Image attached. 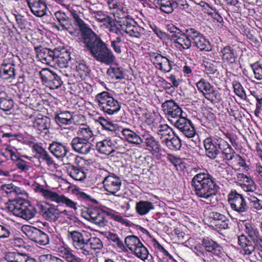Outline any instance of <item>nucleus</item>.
<instances>
[{"label": "nucleus", "instance_id": "ddd939ff", "mask_svg": "<svg viewBox=\"0 0 262 262\" xmlns=\"http://www.w3.org/2000/svg\"><path fill=\"white\" fill-rule=\"evenodd\" d=\"M162 107L168 119L173 124L176 120L183 117L182 108L172 100L165 101L162 103Z\"/></svg>", "mask_w": 262, "mask_h": 262}, {"label": "nucleus", "instance_id": "f704fd0d", "mask_svg": "<svg viewBox=\"0 0 262 262\" xmlns=\"http://www.w3.org/2000/svg\"><path fill=\"white\" fill-rule=\"evenodd\" d=\"M154 208V204L148 201H140L137 202L136 204V211L140 215H144L147 214Z\"/></svg>", "mask_w": 262, "mask_h": 262}, {"label": "nucleus", "instance_id": "603ef678", "mask_svg": "<svg viewBox=\"0 0 262 262\" xmlns=\"http://www.w3.org/2000/svg\"><path fill=\"white\" fill-rule=\"evenodd\" d=\"M184 30L188 37V39H189V41L191 42V45H193L203 35L198 30L193 28H188Z\"/></svg>", "mask_w": 262, "mask_h": 262}, {"label": "nucleus", "instance_id": "bb28decb", "mask_svg": "<svg viewBox=\"0 0 262 262\" xmlns=\"http://www.w3.org/2000/svg\"><path fill=\"white\" fill-rule=\"evenodd\" d=\"M142 143H145L146 149L152 155L159 154L161 151V145L159 142L150 134L144 133L142 135Z\"/></svg>", "mask_w": 262, "mask_h": 262}, {"label": "nucleus", "instance_id": "680f3d73", "mask_svg": "<svg viewBox=\"0 0 262 262\" xmlns=\"http://www.w3.org/2000/svg\"><path fill=\"white\" fill-rule=\"evenodd\" d=\"M229 220L224 215L223 217L215 222L213 225L220 229H227L229 228Z\"/></svg>", "mask_w": 262, "mask_h": 262}, {"label": "nucleus", "instance_id": "2eb2a0df", "mask_svg": "<svg viewBox=\"0 0 262 262\" xmlns=\"http://www.w3.org/2000/svg\"><path fill=\"white\" fill-rule=\"evenodd\" d=\"M39 74L42 81L51 89H58L62 83L60 77L48 69H43Z\"/></svg>", "mask_w": 262, "mask_h": 262}, {"label": "nucleus", "instance_id": "338daca9", "mask_svg": "<svg viewBox=\"0 0 262 262\" xmlns=\"http://www.w3.org/2000/svg\"><path fill=\"white\" fill-rule=\"evenodd\" d=\"M11 234L9 226L0 225V238H7Z\"/></svg>", "mask_w": 262, "mask_h": 262}, {"label": "nucleus", "instance_id": "e2e57ef3", "mask_svg": "<svg viewBox=\"0 0 262 262\" xmlns=\"http://www.w3.org/2000/svg\"><path fill=\"white\" fill-rule=\"evenodd\" d=\"M250 66L254 73L255 78L257 80L262 79V67L256 62L251 64Z\"/></svg>", "mask_w": 262, "mask_h": 262}, {"label": "nucleus", "instance_id": "0eeeda50", "mask_svg": "<svg viewBox=\"0 0 262 262\" xmlns=\"http://www.w3.org/2000/svg\"><path fill=\"white\" fill-rule=\"evenodd\" d=\"M8 210L14 215L29 220L36 214V209L30 203L23 199L12 201L8 206Z\"/></svg>", "mask_w": 262, "mask_h": 262}, {"label": "nucleus", "instance_id": "f03ea898", "mask_svg": "<svg viewBox=\"0 0 262 262\" xmlns=\"http://www.w3.org/2000/svg\"><path fill=\"white\" fill-rule=\"evenodd\" d=\"M191 186L195 194L205 199L207 204H213L212 199L217 193L219 186L215 179L207 172H200L191 179Z\"/></svg>", "mask_w": 262, "mask_h": 262}, {"label": "nucleus", "instance_id": "49530a36", "mask_svg": "<svg viewBox=\"0 0 262 262\" xmlns=\"http://www.w3.org/2000/svg\"><path fill=\"white\" fill-rule=\"evenodd\" d=\"M120 107L121 106L118 101L112 98V100L108 102L102 111L108 115H113L117 113L120 110Z\"/></svg>", "mask_w": 262, "mask_h": 262}, {"label": "nucleus", "instance_id": "09e8293b", "mask_svg": "<svg viewBox=\"0 0 262 262\" xmlns=\"http://www.w3.org/2000/svg\"><path fill=\"white\" fill-rule=\"evenodd\" d=\"M107 75L116 79H122L124 78V72L122 68L118 67H110L106 71Z\"/></svg>", "mask_w": 262, "mask_h": 262}, {"label": "nucleus", "instance_id": "13d9d810", "mask_svg": "<svg viewBox=\"0 0 262 262\" xmlns=\"http://www.w3.org/2000/svg\"><path fill=\"white\" fill-rule=\"evenodd\" d=\"M250 206L254 209L259 210L262 209V201L254 195L248 198Z\"/></svg>", "mask_w": 262, "mask_h": 262}, {"label": "nucleus", "instance_id": "72a5a7b5", "mask_svg": "<svg viewBox=\"0 0 262 262\" xmlns=\"http://www.w3.org/2000/svg\"><path fill=\"white\" fill-rule=\"evenodd\" d=\"M56 54L54 60V66L56 64L60 68L68 67V62L70 59V54L66 51L60 52L57 50Z\"/></svg>", "mask_w": 262, "mask_h": 262}, {"label": "nucleus", "instance_id": "a19ab883", "mask_svg": "<svg viewBox=\"0 0 262 262\" xmlns=\"http://www.w3.org/2000/svg\"><path fill=\"white\" fill-rule=\"evenodd\" d=\"M157 133L160 137L162 143L174 134L172 129L167 124H161L157 129Z\"/></svg>", "mask_w": 262, "mask_h": 262}, {"label": "nucleus", "instance_id": "58836bf2", "mask_svg": "<svg viewBox=\"0 0 262 262\" xmlns=\"http://www.w3.org/2000/svg\"><path fill=\"white\" fill-rule=\"evenodd\" d=\"M1 190L5 192L9 196H14L17 194H22L24 190L17 187L12 183L2 185Z\"/></svg>", "mask_w": 262, "mask_h": 262}, {"label": "nucleus", "instance_id": "69168bd1", "mask_svg": "<svg viewBox=\"0 0 262 262\" xmlns=\"http://www.w3.org/2000/svg\"><path fill=\"white\" fill-rule=\"evenodd\" d=\"M41 260L46 262H64L62 259L52 254H46L41 256Z\"/></svg>", "mask_w": 262, "mask_h": 262}, {"label": "nucleus", "instance_id": "ea45409f", "mask_svg": "<svg viewBox=\"0 0 262 262\" xmlns=\"http://www.w3.org/2000/svg\"><path fill=\"white\" fill-rule=\"evenodd\" d=\"M12 98L4 92L0 93V109L4 111H8L13 106Z\"/></svg>", "mask_w": 262, "mask_h": 262}, {"label": "nucleus", "instance_id": "7c9ffc66", "mask_svg": "<svg viewBox=\"0 0 262 262\" xmlns=\"http://www.w3.org/2000/svg\"><path fill=\"white\" fill-rule=\"evenodd\" d=\"M57 251L60 256L67 262H84L83 259L73 254L72 250L69 247L60 246L58 247Z\"/></svg>", "mask_w": 262, "mask_h": 262}, {"label": "nucleus", "instance_id": "cd10ccee", "mask_svg": "<svg viewBox=\"0 0 262 262\" xmlns=\"http://www.w3.org/2000/svg\"><path fill=\"white\" fill-rule=\"evenodd\" d=\"M222 59L224 63L229 66L236 63L238 54L235 49L231 46H227L221 50Z\"/></svg>", "mask_w": 262, "mask_h": 262}, {"label": "nucleus", "instance_id": "f8f14e48", "mask_svg": "<svg viewBox=\"0 0 262 262\" xmlns=\"http://www.w3.org/2000/svg\"><path fill=\"white\" fill-rule=\"evenodd\" d=\"M223 139L218 136H211L204 140L206 155L210 159H215L220 153Z\"/></svg>", "mask_w": 262, "mask_h": 262}, {"label": "nucleus", "instance_id": "4d7b16f0", "mask_svg": "<svg viewBox=\"0 0 262 262\" xmlns=\"http://www.w3.org/2000/svg\"><path fill=\"white\" fill-rule=\"evenodd\" d=\"M232 85L234 89V92L235 93L236 95L241 99H245L246 97V93L240 82L237 81H234L232 82Z\"/></svg>", "mask_w": 262, "mask_h": 262}, {"label": "nucleus", "instance_id": "0e129e2a", "mask_svg": "<svg viewBox=\"0 0 262 262\" xmlns=\"http://www.w3.org/2000/svg\"><path fill=\"white\" fill-rule=\"evenodd\" d=\"M59 203H62L65 204L67 207L71 209H73L75 210H77V203L70 199L69 198L62 195L60 200H59Z\"/></svg>", "mask_w": 262, "mask_h": 262}, {"label": "nucleus", "instance_id": "5fc2aeb1", "mask_svg": "<svg viewBox=\"0 0 262 262\" xmlns=\"http://www.w3.org/2000/svg\"><path fill=\"white\" fill-rule=\"evenodd\" d=\"M91 14L96 19L101 23H109L111 18L102 11H93Z\"/></svg>", "mask_w": 262, "mask_h": 262}, {"label": "nucleus", "instance_id": "7ed1b4c3", "mask_svg": "<svg viewBox=\"0 0 262 262\" xmlns=\"http://www.w3.org/2000/svg\"><path fill=\"white\" fill-rule=\"evenodd\" d=\"M67 237L73 247L85 256L92 253L93 250H100L103 247L100 238L85 230H69Z\"/></svg>", "mask_w": 262, "mask_h": 262}, {"label": "nucleus", "instance_id": "c85d7f7f", "mask_svg": "<svg viewBox=\"0 0 262 262\" xmlns=\"http://www.w3.org/2000/svg\"><path fill=\"white\" fill-rule=\"evenodd\" d=\"M48 149L55 157L58 159L64 157L69 151V147L67 143H62L57 141H53L50 144Z\"/></svg>", "mask_w": 262, "mask_h": 262}, {"label": "nucleus", "instance_id": "aec40b11", "mask_svg": "<svg viewBox=\"0 0 262 262\" xmlns=\"http://www.w3.org/2000/svg\"><path fill=\"white\" fill-rule=\"evenodd\" d=\"M51 120L46 116L39 115L33 121V127L38 134L45 133L48 135L50 133Z\"/></svg>", "mask_w": 262, "mask_h": 262}, {"label": "nucleus", "instance_id": "a878e982", "mask_svg": "<svg viewBox=\"0 0 262 262\" xmlns=\"http://www.w3.org/2000/svg\"><path fill=\"white\" fill-rule=\"evenodd\" d=\"M32 13L37 17L46 15L47 6L45 0H26Z\"/></svg>", "mask_w": 262, "mask_h": 262}, {"label": "nucleus", "instance_id": "b1692460", "mask_svg": "<svg viewBox=\"0 0 262 262\" xmlns=\"http://www.w3.org/2000/svg\"><path fill=\"white\" fill-rule=\"evenodd\" d=\"M86 219L100 227L105 226L107 223L105 214L97 208H91L88 210Z\"/></svg>", "mask_w": 262, "mask_h": 262}, {"label": "nucleus", "instance_id": "2f4dec72", "mask_svg": "<svg viewBox=\"0 0 262 262\" xmlns=\"http://www.w3.org/2000/svg\"><path fill=\"white\" fill-rule=\"evenodd\" d=\"M54 119L59 126L71 125L74 120L72 113L69 111L60 112L55 115Z\"/></svg>", "mask_w": 262, "mask_h": 262}, {"label": "nucleus", "instance_id": "a211bd4d", "mask_svg": "<svg viewBox=\"0 0 262 262\" xmlns=\"http://www.w3.org/2000/svg\"><path fill=\"white\" fill-rule=\"evenodd\" d=\"M54 16L58 21L59 25L54 24L53 27L58 31H67L72 34L73 32L71 31L72 26V20L66 13L59 11L54 13Z\"/></svg>", "mask_w": 262, "mask_h": 262}, {"label": "nucleus", "instance_id": "9d476101", "mask_svg": "<svg viewBox=\"0 0 262 262\" xmlns=\"http://www.w3.org/2000/svg\"><path fill=\"white\" fill-rule=\"evenodd\" d=\"M196 86L204 97L212 103H217L222 100L221 94L205 79L201 78L196 82Z\"/></svg>", "mask_w": 262, "mask_h": 262}, {"label": "nucleus", "instance_id": "393cba45", "mask_svg": "<svg viewBox=\"0 0 262 262\" xmlns=\"http://www.w3.org/2000/svg\"><path fill=\"white\" fill-rule=\"evenodd\" d=\"M38 208L43 217L49 221L55 222L60 217V210L57 206L39 205Z\"/></svg>", "mask_w": 262, "mask_h": 262}, {"label": "nucleus", "instance_id": "a18cd8bd", "mask_svg": "<svg viewBox=\"0 0 262 262\" xmlns=\"http://www.w3.org/2000/svg\"><path fill=\"white\" fill-rule=\"evenodd\" d=\"M37 190L46 199L59 203L62 195H59L56 192L44 189L40 186L37 187Z\"/></svg>", "mask_w": 262, "mask_h": 262}, {"label": "nucleus", "instance_id": "8fccbe9b", "mask_svg": "<svg viewBox=\"0 0 262 262\" xmlns=\"http://www.w3.org/2000/svg\"><path fill=\"white\" fill-rule=\"evenodd\" d=\"M124 243L126 247L132 252L142 242L137 236L131 235L125 237Z\"/></svg>", "mask_w": 262, "mask_h": 262}, {"label": "nucleus", "instance_id": "c9c22d12", "mask_svg": "<svg viewBox=\"0 0 262 262\" xmlns=\"http://www.w3.org/2000/svg\"><path fill=\"white\" fill-rule=\"evenodd\" d=\"M173 43L174 47L180 51L188 50L191 47V42L189 41V39H188L184 30V34L176 41H174Z\"/></svg>", "mask_w": 262, "mask_h": 262}, {"label": "nucleus", "instance_id": "6e6d98bb", "mask_svg": "<svg viewBox=\"0 0 262 262\" xmlns=\"http://www.w3.org/2000/svg\"><path fill=\"white\" fill-rule=\"evenodd\" d=\"M99 120L100 124L102 126L104 129L110 132L112 134L116 133V132L117 131L116 126L106 121L105 119L100 117Z\"/></svg>", "mask_w": 262, "mask_h": 262}, {"label": "nucleus", "instance_id": "864d4df0", "mask_svg": "<svg viewBox=\"0 0 262 262\" xmlns=\"http://www.w3.org/2000/svg\"><path fill=\"white\" fill-rule=\"evenodd\" d=\"M124 43V38L122 36H117L115 39L111 41V47L114 52L117 54H121L122 50L121 45Z\"/></svg>", "mask_w": 262, "mask_h": 262}, {"label": "nucleus", "instance_id": "79ce46f5", "mask_svg": "<svg viewBox=\"0 0 262 262\" xmlns=\"http://www.w3.org/2000/svg\"><path fill=\"white\" fill-rule=\"evenodd\" d=\"M171 150H179L181 147L182 144L180 139L174 134L162 143Z\"/></svg>", "mask_w": 262, "mask_h": 262}, {"label": "nucleus", "instance_id": "3c124183", "mask_svg": "<svg viewBox=\"0 0 262 262\" xmlns=\"http://www.w3.org/2000/svg\"><path fill=\"white\" fill-rule=\"evenodd\" d=\"M139 258L145 260L148 256V251L147 248L141 243L132 251Z\"/></svg>", "mask_w": 262, "mask_h": 262}, {"label": "nucleus", "instance_id": "37998d69", "mask_svg": "<svg viewBox=\"0 0 262 262\" xmlns=\"http://www.w3.org/2000/svg\"><path fill=\"white\" fill-rule=\"evenodd\" d=\"M112 97L110 93L106 91H103L98 94L95 97V101L98 103V106L101 110L105 106L108 101L112 100Z\"/></svg>", "mask_w": 262, "mask_h": 262}, {"label": "nucleus", "instance_id": "f3484780", "mask_svg": "<svg viewBox=\"0 0 262 262\" xmlns=\"http://www.w3.org/2000/svg\"><path fill=\"white\" fill-rule=\"evenodd\" d=\"M15 63L11 58L5 59L0 67V77L12 81L15 77Z\"/></svg>", "mask_w": 262, "mask_h": 262}, {"label": "nucleus", "instance_id": "4468645a", "mask_svg": "<svg viewBox=\"0 0 262 262\" xmlns=\"http://www.w3.org/2000/svg\"><path fill=\"white\" fill-rule=\"evenodd\" d=\"M149 57L151 62L156 69L165 73L170 72L172 70L173 62L170 60L166 56L152 52L149 54Z\"/></svg>", "mask_w": 262, "mask_h": 262}, {"label": "nucleus", "instance_id": "6e6552de", "mask_svg": "<svg viewBox=\"0 0 262 262\" xmlns=\"http://www.w3.org/2000/svg\"><path fill=\"white\" fill-rule=\"evenodd\" d=\"M227 201L231 209L245 220L249 213L250 207L244 195L235 190H231L227 195Z\"/></svg>", "mask_w": 262, "mask_h": 262}, {"label": "nucleus", "instance_id": "39448f33", "mask_svg": "<svg viewBox=\"0 0 262 262\" xmlns=\"http://www.w3.org/2000/svg\"><path fill=\"white\" fill-rule=\"evenodd\" d=\"M201 243L196 245L194 249L196 255L201 257L203 262H209L207 259L208 253L218 258H222L224 256L223 247L216 242L208 236H205L201 239Z\"/></svg>", "mask_w": 262, "mask_h": 262}, {"label": "nucleus", "instance_id": "4be33fe9", "mask_svg": "<svg viewBox=\"0 0 262 262\" xmlns=\"http://www.w3.org/2000/svg\"><path fill=\"white\" fill-rule=\"evenodd\" d=\"M103 184L106 191L115 195L120 190L122 182L119 177L113 173L105 177Z\"/></svg>", "mask_w": 262, "mask_h": 262}, {"label": "nucleus", "instance_id": "423d86ee", "mask_svg": "<svg viewBox=\"0 0 262 262\" xmlns=\"http://www.w3.org/2000/svg\"><path fill=\"white\" fill-rule=\"evenodd\" d=\"M245 232L251 239L255 245L252 244L251 241L249 240L246 236L244 234L241 235L238 237V244L242 247L245 254H251L255 250V246L260 245L261 247L260 243L262 242L261 239L259 235V232L255 229L250 223H246L245 224Z\"/></svg>", "mask_w": 262, "mask_h": 262}, {"label": "nucleus", "instance_id": "9b49d317", "mask_svg": "<svg viewBox=\"0 0 262 262\" xmlns=\"http://www.w3.org/2000/svg\"><path fill=\"white\" fill-rule=\"evenodd\" d=\"M23 232L31 241L40 245L45 246L49 243L48 235L32 226L24 225L21 227Z\"/></svg>", "mask_w": 262, "mask_h": 262}, {"label": "nucleus", "instance_id": "bf43d9fd", "mask_svg": "<svg viewBox=\"0 0 262 262\" xmlns=\"http://www.w3.org/2000/svg\"><path fill=\"white\" fill-rule=\"evenodd\" d=\"M76 69L82 79L85 78L89 71L88 67L84 63H78L76 67Z\"/></svg>", "mask_w": 262, "mask_h": 262}, {"label": "nucleus", "instance_id": "e433bc0d", "mask_svg": "<svg viewBox=\"0 0 262 262\" xmlns=\"http://www.w3.org/2000/svg\"><path fill=\"white\" fill-rule=\"evenodd\" d=\"M122 134L125 140L131 143L136 145L142 143V137H140L136 133L129 129H123L122 130Z\"/></svg>", "mask_w": 262, "mask_h": 262}, {"label": "nucleus", "instance_id": "1a4fd4ad", "mask_svg": "<svg viewBox=\"0 0 262 262\" xmlns=\"http://www.w3.org/2000/svg\"><path fill=\"white\" fill-rule=\"evenodd\" d=\"M96 147L99 153L106 155L111 154L116 150H119L120 152H124L126 151L122 139L115 137H107L97 142Z\"/></svg>", "mask_w": 262, "mask_h": 262}, {"label": "nucleus", "instance_id": "774afa93", "mask_svg": "<svg viewBox=\"0 0 262 262\" xmlns=\"http://www.w3.org/2000/svg\"><path fill=\"white\" fill-rule=\"evenodd\" d=\"M234 171L233 169L229 167H225L222 171V174L223 178L230 180L232 178Z\"/></svg>", "mask_w": 262, "mask_h": 262}, {"label": "nucleus", "instance_id": "473e14b6", "mask_svg": "<svg viewBox=\"0 0 262 262\" xmlns=\"http://www.w3.org/2000/svg\"><path fill=\"white\" fill-rule=\"evenodd\" d=\"M150 3L167 14L171 13L174 10L173 0H152Z\"/></svg>", "mask_w": 262, "mask_h": 262}, {"label": "nucleus", "instance_id": "20e7f679", "mask_svg": "<svg viewBox=\"0 0 262 262\" xmlns=\"http://www.w3.org/2000/svg\"><path fill=\"white\" fill-rule=\"evenodd\" d=\"M77 136L73 138L71 145L72 149L81 155H88L93 149V144L90 140L93 136V132L86 125H82L77 132Z\"/></svg>", "mask_w": 262, "mask_h": 262}, {"label": "nucleus", "instance_id": "f257e3e1", "mask_svg": "<svg viewBox=\"0 0 262 262\" xmlns=\"http://www.w3.org/2000/svg\"><path fill=\"white\" fill-rule=\"evenodd\" d=\"M72 14L81 32L84 50L96 61L107 66L112 64L116 60V57L107 45L84 23L76 12Z\"/></svg>", "mask_w": 262, "mask_h": 262}, {"label": "nucleus", "instance_id": "dca6fc26", "mask_svg": "<svg viewBox=\"0 0 262 262\" xmlns=\"http://www.w3.org/2000/svg\"><path fill=\"white\" fill-rule=\"evenodd\" d=\"M123 21L122 24L120 25L121 30L130 37L139 38L144 34V29L136 25L134 20L125 19Z\"/></svg>", "mask_w": 262, "mask_h": 262}, {"label": "nucleus", "instance_id": "5701e85b", "mask_svg": "<svg viewBox=\"0 0 262 262\" xmlns=\"http://www.w3.org/2000/svg\"><path fill=\"white\" fill-rule=\"evenodd\" d=\"M89 169L88 166L71 165L67 169L68 174L74 180L82 181L86 178Z\"/></svg>", "mask_w": 262, "mask_h": 262}, {"label": "nucleus", "instance_id": "6ab92c4d", "mask_svg": "<svg viewBox=\"0 0 262 262\" xmlns=\"http://www.w3.org/2000/svg\"><path fill=\"white\" fill-rule=\"evenodd\" d=\"M174 124L187 138H192L196 134L194 127L191 121L185 117H182L176 120L174 122Z\"/></svg>", "mask_w": 262, "mask_h": 262}, {"label": "nucleus", "instance_id": "4c0bfd02", "mask_svg": "<svg viewBox=\"0 0 262 262\" xmlns=\"http://www.w3.org/2000/svg\"><path fill=\"white\" fill-rule=\"evenodd\" d=\"M222 145L221 146L220 152H222L225 159L227 160H232L234 159L237 155L227 141L223 139L222 142Z\"/></svg>", "mask_w": 262, "mask_h": 262}, {"label": "nucleus", "instance_id": "412c9836", "mask_svg": "<svg viewBox=\"0 0 262 262\" xmlns=\"http://www.w3.org/2000/svg\"><path fill=\"white\" fill-rule=\"evenodd\" d=\"M37 56L41 62L50 65L54 66V60L57 50H51L50 49L42 48L41 46L35 47Z\"/></svg>", "mask_w": 262, "mask_h": 262}, {"label": "nucleus", "instance_id": "de8ad7c7", "mask_svg": "<svg viewBox=\"0 0 262 262\" xmlns=\"http://www.w3.org/2000/svg\"><path fill=\"white\" fill-rule=\"evenodd\" d=\"M202 51L209 52L211 51L212 47L210 41L202 35L197 41L193 45Z\"/></svg>", "mask_w": 262, "mask_h": 262}, {"label": "nucleus", "instance_id": "c756f323", "mask_svg": "<svg viewBox=\"0 0 262 262\" xmlns=\"http://www.w3.org/2000/svg\"><path fill=\"white\" fill-rule=\"evenodd\" d=\"M8 262H37L35 258L28 254L19 252H8L5 255Z\"/></svg>", "mask_w": 262, "mask_h": 262}, {"label": "nucleus", "instance_id": "052dcab7", "mask_svg": "<svg viewBox=\"0 0 262 262\" xmlns=\"http://www.w3.org/2000/svg\"><path fill=\"white\" fill-rule=\"evenodd\" d=\"M242 188L246 192L253 193L256 189V186L254 182L250 179L247 180L245 183L242 185Z\"/></svg>", "mask_w": 262, "mask_h": 262}, {"label": "nucleus", "instance_id": "c03bdc74", "mask_svg": "<svg viewBox=\"0 0 262 262\" xmlns=\"http://www.w3.org/2000/svg\"><path fill=\"white\" fill-rule=\"evenodd\" d=\"M107 239L114 243L116 248L120 250V251H127L125 245L123 241L119 237L116 233L109 232L106 236Z\"/></svg>", "mask_w": 262, "mask_h": 262}]
</instances>
